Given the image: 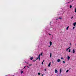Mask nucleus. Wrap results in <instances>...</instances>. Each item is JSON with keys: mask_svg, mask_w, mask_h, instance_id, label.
<instances>
[{"mask_svg": "<svg viewBox=\"0 0 76 76\" xmlns=\"http://www.w3.org/2000/svg\"><path fill=\"white\" fill-rule=\"evenodd\" d=\"M38 58H36V60H34L33 61V62H35V61H36V60H38V59H39V60H40V54L38 56Z\"/></svg>", "mask_w": 76, "mask_h": 76, "instance_id": "nucleus-1", "label": "nucleus"}, {"mask_svg": "<svg viewBox=\"0 0 76 76\" xmlns=\"http://www.w3.org/2000/svg\"><path fill=\"white\" fill-rule=\"evenodd\" d=\"M73 26H76V22H75L74 23H73Z\"/></svg>", "mask_w": 76, "mask_h": 76, "instance_id": "nucleus-2", "label": "nucleus"}, {"mask_svg": "<svg viewBox=\"0 0 76 76\" xmlns=\"http://www.w3.org/2000/svg\"><path fill=\"white\" fill-rule=\"evenodd\" d=\"M70 57L69 56H67V59L68 60H70Z\"/></svg>", "mask_w": 76, "mask_h": 76, "instance_id": "nucleus-3", "label": "nucleus"}, {"mask_svg": "<svg viewBox=\"0 0 76 76\" xmlns=\"http://www.w3.org/2000/svg\"><path fill=\"white\" fill-rule=\"evenodd\" d=\"M57 62H60V61H61V60L60 59H58L57 60Z\"/></svg>", "mask_w": 76, "mask_h": 76, "instance_id": "nucleus-4", "label": "nucleus"}, {"mask_svg": "<svg viewBox=\"0 0 76 76\" xmlns=\"http://www.w3.org/2000/svg\"><path fill=\"white\" fill-rule=\"evenodd\" d=\"M51 65V62H50L49 63V64H48V66L49 67H50V66Z\"/></svg>", "mask_w": 76, "mask_h": 76, "instance_id": "nucleus-5", "label": "nucleus"}, {"mask_svg": "<svg viewBox=\"0 0 76 76\" xmlns=\"http://www.w3.org/2000/svg\"><path fill=\"white\" fill-rule=\"evenodd\" d=\"M72 51H73L72 53H73V54H74V53H75V49H73Z\"/></svg>", "mask_w": 76, "mask_h": 76, "instance_id": "nucleus-6", "label": "nucleus"}, {"mask_svg": "<svg viewBox=\"0 0 76 76\" xmlns=\"http://www.w3.org/2000/svg\"><path fill=\"white\" fill-rule=\"evenodd\" d=\"M50 46H51V45H52V42H51L50 41Z\"/></svg>", "mask_w": 76, "mask_h": 76, "instance_id": "nucleus-7", "label": "nucleus"}, {"mask_svg": "<svg viewBox=\"0 0 76 76\" xmlns=\"http://www.w3.org/2000/svg\"><path fill=\"white\" fill-rule=\"evenodd\" d=\"M55 73H57V72H58V71H57V69H55Z\"/></svg>", "mask_w": 76, "mask_h": 76, "instance_id": "nucleus-8", "label": "nucleus"}, {"mask_svg": "<svg viewBox=\"0 0 76 76\" xmlns=\"http://www.w3.org/2000/svg\"><path fill=\"white\" fill-rule=\"evenodd\" d=\"M32 59H33V57H30V60H32Z\"/></svg>", "mask_w": 76, "mask_h": 76, "instance_id": "nucleus-9", "label": "nucleus"}, {"mask_svg": "<svg viewBox=\"0 0 76 76\" xmlns=\"http://www.w3.org/2000/svg\"><path fill=\"white\" fill-rule=\"evenodd\" d=\"M69 26H68L67 27L66 29V30H68V29H69Z\"/></svg>", "mask_w": 76, "mask_h": 76, "instance_id": "nucleus-10", "label": "nucleus"}, {"mask_svg": "<svg viewBox=\"0 0 76 76\" xmlns=\"http://www.w3.org/2000/svg\"><path fill=\"white\" fill-rule=\"evenodd\" d=\"M20 72H21V74H22V73H23V71H22V70H21L20 71Z\"/></svg>", "mask_w": 76, "mask_h": 76, "instance_id": "nucleus-11", "label": "nucleus"}, {"mask_svg": "<svg viewBox=\"0 0 76 76\" xmlns=\"http://www.w3.org/2000/svg\"><path fill=\"white\" fill-rule=\"evenodd\" d=\"M44 61H45L44 60L43 61V62H42V64H44Z\"/></svg>", "mask_w": 76, "mask_h": 76, "instance_id": "nucleus-12", "label": "nucleus"}, {"mask_svg": "<svg viewBox=\"0 0 76 76\" xmlns=\"http://www.w3.org/2000/svg\"><path fill=\"white\" fill-rule=\"evenodd\" d=\"M72 6L71 5H70V9H72Z\"/></svg>", "mask_w": 76, "mask_h": 76, "instance_id": "nucleus-13", "label": "nucleus"}, {"mask_svg": "<svg viewBox=\"0 0 76 76\" xmlns=\"http://www.w3.org/2000/svg\"><path fill=\"white\" fill-rule=\"evenodd\" d=\"M61 73V69H60V73Z\"/></svg>", "mask_w": 76, "mask_h": 76, "instance_id": "nucleus-14", "label": "nucleus"}, {"mask_svg": "<svg viewBox=\"0 0 76 76\" xmlns=\"http://www.w3.org/2000/svg\"><path fill=\"white\" fill-rule=\"evenodd\" d=\"M51 56H52L51 53H50V58H51Z\"/></svg>", "mask_w": 76, "mask_h": 76, "instance_id": "nucleus-15", "label": "nucleus"}, {"mask_svg": "<svg viewBox=\"0 0 76 76\" xmlns=\"http://www.w3.org/2000/svg\"><path fill=\"white\" fill-rule=\"evenodd\" d=\"M68 72H69V70H67L66 71V73H68Z\"/></svg>", "mask_w": 76, "mask_h": 76, "instance_id": "nucleus-16", "label": "nucleus"}, {"mask_svg": "<svg viewBox=\"0 0 76 76\" xmlns=\"http://www.w3.org/2000/svg\"><path fill=\"white\" fill-rule=\"evenodd\" d=\"M38 75H41V73H39H39H38Z\"/></svg>", "mask_w": 76, "mask_h": 76, "instance_id": "nucleus-17", "label": "nucleus"}, {"mask_svg": "<svg viewBox=\"0 0 76 76\" xmlns=\"http://www.w3.org/2000/svg\"><path fill=\"white\" fill-rule=\"evenodd\" d=\"M71 51V50L70 49H69V52L70 53V52Z\"/></svg>", "mask_w": 76, "mask_h": 76, "instance_id": "nucleus-18", "label": "nucleus"}, {"mask_svg": "<svg viewBox=\"0 0 76 76\" xmlns=\"http://www.w3.org/2000/svg\"><path fill=\"white\" fill-rule=\"evenodd\" d=\"M40 56H42V53H41L40 54Z\"/></svg>", "mask_w": 76, "mask_h": 76, "instance_id": "nucleus-19", "label": "nucleus"}, {"mask_svg": "<svg viewBox=\"0 0 76 76\" xmlns=\"http://www.w3.org/2000/svg\"><path fill=\"white\" fill-rule=\"evenodd\" d=\"M75 13H76V8H75Z\"/></svg>", "mask_w": 76, "mask_h": 76, "instance_id": "nucleus-20", "label": "nucleus"}, {"mask_svg": "<svg viewBox=\"0 0 76 76\" xmlns=\"http://www.w3.org/2000/svg\"><path fill=\"white\" fill-rule=\"evenodd\" d=\"M63 63H65V61H63Z\"/></svg>", "mask_w": 76, "mask_h": 76, "instance_id": "nucleus-21", "label": "nucleus"}, {"mask_svg": "<svg viewBox=\"0 0 76 76\" xmlns=\"http://www.w3.org/2000/svg\"><path fill=\"white\" fill-rule=\"evenodd\" d=\"M26 67V66H25L24 67L23 69H25V67Z\"/></svg>", "mask_w": 76, "mask_h": 76, "instance_id": "nucleus-22", "label": "nucleus"}, {"mask_svg": "<svg viewBox=\"0 0 76 76\" xmlns=\"http://www.w3.org/2000/svg\"><path fill=\"white\" fill-rule=\"evenodd\" d=\"M45 72H46V71H47V69H45Z\"/></svg>", "mask_w": 76, "mask_h": 76, "instance_id": "nucleus-23", "label": "nucleus"}, {"mask_svg": "<svg viewBox=\"0 0 76 76\" xmlns=\"http://www.w3.org/2000/svg\"><path fill=\"white\" fill-rule=\"evenodd\" d=\"M32 64H29V66H32Z\"/></svg>", "mask_w": 76, "mask_h": 76, "instance_id": "nucleus-24", "label": "nucleus"}, {"mask_svg": "<svg viewBox=\"0 0 76 76\" xmlns=\"http://www.w3.org/2000/svg\"><path fill=\"white\" fill-rule=\"evenodd\" d=\"M70 47H69V48H68V49L69 50V49H70Z\"/></svg>", "mask_w": 76, "mask_h": 76, "instance_id": "nucleus-25", "label": "nucleus"}, {"mask_svg": "<svg viewBox=\"0 0 76 76\" xmlns=\"http://www.w3.org/2000/svg\"><path fill=\"white\" fill-rule=\"evenodd\" d=\"M61 60H63V57H61Z\"/></svg>", "mask_w": 76, "mask_h": 76, "instance_id": "nucleus-26", "label": "nucleus"}, {"mask_svg": "<svg viewBox=\"0 0 76 76\" xmlns=\"http://www.w3.org/2000/svg\"><path fill=\"white\" fill-rule=\"evenodd\" d=\"M58 19H61V18H60V17Z\"/></svg>", "mask_w": 76, "mask_h": 76, "instance_id": "nucleus-27", "label": "nucleus"}, {"mask_svg": "<svg viewBox=\"0 0 76 76\" xmlns=\"http://www.w3.org/2000/svg\"><path fill=\"white\" fill-rule=\"evenodd\" d=\"M68 50H69L68 49V48H67L66 49V51H68Z\"/></svg>", "mask_w": 76, "mask_h": 76, "instance_id": "nucleus-28", "label": "nucleus"}, {"mask_svg": "<svg viewBox=\"0 0 76 76\" xmlns=\"http://www.w3.org/2000/svg\"><path fill=\"white\" fill-rule=\"evenodd\" d=\"M27 67H28V68H29V66H27Z\"/></svg>", "mask_w": 76, "mask_h": 76, "instance_id": "nucleus-29", "label": "nucleus"}, {"mask_svg": "<svg viewBox=\"0 0 76 76\" xmlns=\"http://www.w3.org/2000/svg\"><path fill=\"white\" fill-rule=\"evenodd\" d=\"M50 46V45H49L48 46V47H50V46Z\"/></svg>", "mask_w": 76, "mask_h": 76, "instance_id": "nucleus-30", "label": "nucleus"}, {"mask_svg": "<svg viewBox=\"0 0 76 76\" xmlns=\"http://www.w3.org/2000/svg\"><path fill=\"white\" fill-rule=\"evenodd\" d=\"M71 19H73V17H72Z\"/></svg>", "mask_w": 76, "mask_h": 76, "instance_id": "nucleus-31", "label": "nucleus"}, {"mask_svg": "<svg viewBox=\"0 0 76 76\" xmlns=\"http://www.w3.org/2000/svg\"><path fill=\"white\" fill-rule=\"evenodd\" d=\"M75 27H73V29H75Z\"/></svg>", "mask_w": 76, "mask_h": 76, "instance_id": "nucleus-32", "label": "nucleus"}, {"mask_svg": "<svg viewBox=\"0 0 76 76\" xmlns=\"http://www.w3.org/2000/svg\"><path fill=\"white\" fill-rule=\"evenodd\" d=\"M43 75H44L43 74H42V76H43Z\"/></svg>", "mask_w": 76, "mask_h": 76, "instance_id": "nucleus-33", "label": "nucleus"}, {"mask_svg": "<svg viewBox=\"0 0 76 76\" xmlns=\"http://www.w3.org/2000/svg\"><path fill=\"white\" fill-rule=\"evenodd\" d=\"M73 0H72V1H73Z\"/></svg>", "mask_w": 76, "mask_h": 76, "instance_id": "nucleus-34", "label": "nucleus"}, {"mask_svg": "<svg viewBox=\"0 0 76 76\" xmlns=\"http://www.w3.org/2000/svg\"><path fill=\"white\" fill-rule=\"evenodd\" d=\"M51 22H50V25H51Z\"/></svg>", "mask_w": 76, "mask_h": 76, "instance_id": "nucleus-35", "label": "nucleus"}, {"mask_svg": "<svg viewBox=\"0 0 76 76\" xmlns=\"http://www.w3.org/2000/svg\"><path fill=\"white\" fill-rule=\"evenodd\" d=\"M52 63H54V61H53Z\"/></svg>", "mask_w": 76, "mask_h": 76, "instance_id": "nucleus-36", "label": "nucleus"}, {"mask_svg": "<svg viewBox=\"0 0 76 76\" xmlns=\"http://www.w3.org/2000/svg\"><path fill=\"white\" fill-rule=\"evenodd\" d=\"M49 35H51V34H49Z\"/></svg>", "mask_w": 76, "mask_h": 76, "instance_id": "nucleus-37", "label": "nucleus"}, {"mask_svg": "<svg viewBox=\"0 0 76 76\" xmlns=\"http://www.w3.org/2000/svg\"><path fill=\"white\" fill-rule=\"evenodd\" d=\"M70 3V2H68V3Z\"/></svg>", "mask_w": 76, "mask_h": 76, "instance_id": "nucleus-38", "label": "nucleus"}, {"mask_svg": "<svg viewBox=\"0 0 76 76\" xmlns=\"http://www.w3.org/2000/svg\"><path fill=\"white\" fill-rule=\"evenodd\" d=\"M26 63L27 64H28V63Z\"/></svg>", "mask_w": 76, "mask_h": 76, "instance_id": "nucleus-39", "label": "nucleus"}, {"mask_svg": "<svg viewBox=\"0 0 76 76\" xmlns=\"http://www.w3.org/2000/svg\"><path fill=\"white\" fill-rule=\"evenodd\" d=\"M70 45H71V43H70Z\"/></svg>", "mask_w": 76, "mask_h": 76, "instance_id": "nucleus-40", "label": "nucleus"}, {"mask_svg": "<svg viewBox=\"0 0 76 76\" xmlns=\"http://www.w3.org/2000/svg\"><path fill=\"white\" fill-rule=\"evenodd\" d=\"M62 10H63V9H62Z\"/></svg>", "mask_w": 76, "mask_h": 76, "instance_id": "nucleus-41", "label": "nucleus"}, {"mask_svg": "<svg viewBox=\"0 0 76 76\" xmlns=\"http://www.w3.org/2000/svg\"><path fill=\"white\" fill-rule=\"evenodd\" d=\"M52 39H53V38H52Z\"/></svg>", "mask_w": 76, "mask_h": 76, "instance_id": "nucleus-42", "label": "nucleus"}]
</instances>
